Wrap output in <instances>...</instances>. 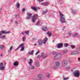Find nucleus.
<instances>
[{"instance_id": "nucleus-55", "label": "nucleus", "mask_w": 80, "mask_h": 80, "mask_svg": "<svg viewBox=\"0 0 80 80\" xmlns=\"http://www.w3.org/2000/svg\"><path fill=\"white\" fill-rule=\"evenodd\" d=\"M80 58H78V61H80Z\"/></svg>"}, {"instance_id": "nucleus-48", "label": "nucleus", "mask_w": 80, "mask_h": 80, "mask_svg": "<svg viewBox=\"0 0 80 80\" xmlns=\"http://www.w3.org/2000/svg\"><path fill=\"white\" fill-rule=\"evenodd\" d=\"M25 8H23V9H22V12H25Z\"/></svg>"}, {"instance_id": "nucleus-29", "label": "nucleus", "mask_w": 80, "mask_h": 80, "mask_svg": "<svg viewBox=\"0 0 80 80\" xmlns=\"http://www.w3.org/2000/svg\"><path fill=\"white\" fill-rule=\"evenodd\" d=\"M33 52H34V51L32 50L31 52H28V54H30V55H33Z\"/></svg>"}, {"instance_id": "nucleus-40", "label": "nucleus", "mask_w": 80, "mask_h": 80, "mask_svg": "<svg viewBox=\"0 0 80 80\" xmlns=\"http://www.w3.org/2000/svg\"><path fill=\"white\" fill-rule=\"evenodd\" d=\"M26 39V38H25V37H23L22 38V41H24Z\"/></svg>"}, {"instance_id": "nucleus-42", "label": "nucleus", "mask_w": 80, "mask_h": 80, "mask_svg": "<svg viewBox=\"0 0 80 80\" xmlns=\"http://www.w3.org/2000/svg\"><path fill=\"white\" fill-rule=\"evenodd\" d=\"M38 2H43L44 0H37Z\"/></svg>"}, {"instance_id": "nucleus-43", "label": "nucleus", "mask_w": 80, "mask_h": 80, "mask_svg": "<svg viewBox=\"0 0 80 80\" xmlns=\"http://www.w3.org/2000/svg\"><path fill=\"white\" fill-rule=\"evenodd\" d=\"M72 34V32H69L68 34V35L69 37H71V35Z\"/></svg>"}, {"instance_id": "nucleus-39", "label": "nucleus", "mask_w": 80, "mask_h": 80, "mask_svg": "<svg viewBox=\"0 0 80 80\" xmlns=\"http://www.w3.org/2000/svg\"><path fill=\"white\" fill-rule=\"evenodd\" d=\"M63 53H67V52H68V50H64L63 51Z\"/></svg>"}, {"instance_id": "nucleus-19", "label": "nucleus", "mask_w": 80, "mask_h": 80, "mask_svg": "<svg viewBox=\"0 0 80 80\" xmlns=\"http://www.w3.org/2000/svg\"><path fill=\"white\" fill-rule=\"evenodd\" d=\"M31 8L32 9L34 10V11H35V12H37V8H36V7H35L32 6V7H31Z\"/></svg>"}, {"instance_id": "nucleus-24", "label": "nucleus", "mask_w": 80, "mask_h": 80, "mask_svg": "<svg viewBox=\"0 0 80 80\" xmlns=\"http://www.w3.org/2000/svg\"><path fill=\"white\" fill-rule=\"evenodd\" d=\"M14 66H18V62L16 61L14 62Z\"/></svg>"}, {"instance_id": "nucleus-56", "label": "nucleus", "mask_w": 80, "mask_h": 80, "mask_svg": "<svg viewBox=\"0 0 80 80\" xmlns=\"http://www.w3.org/2000/svg\"><path fill=\"white\" fill-rule=\"evenodd\" d=\"M70 60H71L70 59H69V62H71L70 61Z\"/></svg>"}, {"instance_id": "nucleus-33", "label": "nucleus", "mask_w": 80, "mask_h": 80, "mask_svg": "<svg viewBox=\"0 0 80 80\" xmlns=\"http://www.w3.org/2000/svg\"><path fill=\"white\" fill-rule=\"evenodd\" d=\"M72 13H74V14H75V13H76V11L73 9L72 10Z\"/></svg>"}, {"instance_id": "nucleus-25", "label": "nucleus", "mask_w": 80, "mask_h": 80, "mask_svg": "<svg viewBox=\"0 0 80 80\" xmlns=\"http://www.w3.org/2000/svg\"><path fill=\"white\" fill-rule=\"evenodd\" d=\"M16 6L17 8H19V7H20V4H19V2H17L16 3Z\"/></svg>"}, {"instance_id": "nucleus-41", "label": "nucleus", "mask_w": 80, "mask_h": 80, "mask_svg": "<svg viewBox=\"0 0 80 80\" xmlns=\"http://www.w3.org/2000/svg\"><path fill=\"white\" fill-rule=\"evenodd\" d=\"M71 47L72 49H73V48H75V46L73 45H71Z\"/></svg>"}, {"instance_id": "nucleus-16", "label": "nucleus", "mask_w": 80, "mask_h": 80, "mask_svg": "<svg viewBox=\"0 0 80 80\" xmlns=\"http://www.w3.org/2000/svg\"><path fill=\"white\" fill-rule=\"evenodd\" d=\"M42 75L41 74H38V78L37 79L38 80H40L41 78H42Z\"/></svg>"}, {"instance_id": "nucleus-45", "label": "nucleus", "mask_w": 80, "mask_h": 80, "mask_svg": "<svg viewBox=\"0 0 80 80\" xmlns=\"http://www.w3.org/2000/svg\"><path fill=\"white\" fill-rule=\"evenodd\" d=\"M40 23V22H38L36 24V25H37V26H38V25H39V24Z\"/></svg>"}, {"instance_id": "nucleus-5", "label": "nucleus", "mask_w": 80, "mask_h": 80, "mask_svg": "<svg viewBox=\"0 0 80 80\" xmlns=\"http://www.w3.org/2000/svg\"><path fill=\"white\" fill-rule=\"evenodd\" d=\"M80 72L77 70L75 71L74 72H73V74H74L75 77L77 78L80 77Z\"/></svg>"}, {"instance_id": "nucleus-34", "label": "nucleus", "mask_w": 80, "mask_h": 80, "mask_svg": "<svg viewBox=\"0 0 80 80\" xmlns=\"http://www.w3.org/2000/svg\"><path fill=\"white\" fill-rule=\"evenodd\" d=\"M24 32L26 34V35H29V31H25Z\"/></svg>"}, {"instance_id": "nucleus-8", "label": "nucleus", "mask_w": 80, "mask_h": 80, "mask_svg": "<svg viewBox=\"0 0 80 80\" xmlns=\"http://www.w3.org/2000/svg\"><path fill=\"white\" fill-rule=\"evenodd\" d=\"M41 57H42L43 58H45L48 57V55L47 54H45L44 53H41Z\"/></svg>"}, {"instance_id": "nucleus-1", "label": "nucleus", "mask_w": 80, "mask_h": 80, "mask_svg": "<svg viewBox=\"0 0 80 80\" xmlns=\"http://www.w3.org/2000/svg\"><path fill=\"white\" fill-rule=\"evenodd\" d=\"M59 14L60 16V22L62 23H66V20H65V16H64L60 11L59 12Z\"/></svg>"}, {"instance_id": "nucleus-6", "label": "nucleus", "mask_w": 80, "mask_h": 80, "mask_svg": "<svg viewBox=\"0 0 80 80\" xmlns=\"http://www.w3.org/2000/svg\"><path fill=\"white\" fill-rule=\"evenodd\" d=\"M37 17H38V15L36 14L34 15L33 16L32 19V22L33 23H34L36 21V20L37 19Z\"/></svg>"}, {"instance_id": "nucleus-64", "label": "nucleus", "mask_w": 80, "mask_h": 80, "mask_svg": "<svg viewBox=\"0 0 80 80\" xmlns=\"http://www.w3.org/2000/svg\"><path fill=\"white\" fill-rule=\"evenodd\" d=\"M1 33L0 32V36L1 35V34H0Z\"/></svg>"}, {"instance_id": "nucleus-47", "label": "nucleus", "mask_w": 80, "mask_h": 80, "mask_svg": "<svg viewBox=\"0 0 80 80\" xmlns=\"http://www.w3.org/2000/svg\"><path fill=\"white\" fill-rule=\"evenodd\" d=\"M40 4L41 5H44V2Z\"/></svg>"}, {"instance_id": "nucleus-21", "label": "nucleus", "mask_w": 80, "mask_h": 80, "mask_svg": "<svg viewBox=\"0 0 80 80\" xmlns=\"http://www.w3.org/2000/svg\"><path fill=\"white\" fill-rule=\"evenodd\" d=\"M29 68L31 70H35V66H32V65L29 67Z\"/></svg>"}, {"instance_id": "nucleus-23", "label": "nucleus", "mask_w": 80, "mask_h": 80, "mask_svg": "<svg viewBox=\"0 0 80 80\" xmlns=\"http://www.w3.org/2000/svg\"><path fill=\"white\" fill-rule=\"evenodd\" d=\"M35 65L37 67H40V63L38 62H37L36 63Z\"/></svg>"}, {"instance_id": "nucleus-44", "label": "nucleus", "mask_w": 80, "mask_h": 80, "mask_svg": "<svg viewBox=\"0 0 80 80\" xmlns=\"http://www.w3.org/2000/svg\"><path fill=\"white\" fill-rule=\"evenodd\" d=\"M40 53V51H38L36 53V55H38V53Z\"/></svg>"}, {"instance_id": "nucleus-17", "label": "nucleus", "mask_w": 80, "mask_h": 80, "mask_svg": "<svg viewBox=\"0 0 80 80\" xmlns=\"http://www.w3.org/2000/svg\"><path fill=\"white\" fill-rule=\"evenodd\" d=\"M46 76L48 78H50V74L49 73H47L46 74Z\"/></svg>"}, {"instance_id": "nucleus-3", "label": "nucleus", "mask_w": 80, "mask_h": 80, "mask_svg": "<svg viewBox=\"0 0 80 80\" xmlns=\"http://www.w3.org/2000/svg\"><path fill=\"white\" fill-rule=\"evenodd\" d=\"M62 53L60 52H57L56 55L54 56V58L55 59H60L62 57Z\"/></svg>"}, {"instance_id": "nucleus-35", "label": "nucleus", "mask_w": 80, "mask_h": 80, "mask_svg": "<svg viewBox=\"0 0 80 80\" xmlns=\"http://www.w3.org/2000/svg\"><path fill=\"white\" fill-rule=\"evenodd\" d=\"M0 48L1 49H3V48H4V46L3 45H1L0 46Z\"/></svg>"}, {"instance_id": "nucleus-28", "label": "nucleus", "mask_w": 80, "mask_h": 80, "mask_svg": "<svg viewBox=\"0 0 80 80\" xmlns=\"http://www.w3.org/2000/svg\"><path fill=\"white\" fill-rule=\"evenodd\" d=\"M47 12H48V10H45V11H44L42 12V14L44 15V14L47 13Z\"/></svg>"}, {"instance_id": "nucleus-11", "label": "nucleus", "mask_w": 80, "mask_h": 80, "mask_svg": "<svg viewBox=\"0 0 80 80\" xmlns=\"http://www.w3.org/2000/svg\"><path fill=\"white\" fill-rule=\"evenodd\" d=\"M79 53H80V52L78 51H73L71 52L72 55H78Z\"/></svg>"}, {"instance_id": "nucleus-61", "label": "nucleus", "mask_w": 80, "mask_h": 80, "mask_svg": "<svg viewBox=\"0 0 80 80\" xmlns=\"http://www.w3.org/2000/svg\"><path fill=\"white\" fill-rule=\"evenodd\" d=\"M34 45H35V46H36L37 45H36L35 44H34Z\"/></svg>"}, {"instance_id": "nucleus-37", "label": "nucleus", "mask_w": 80, "mask_h": 80, "mask_svg": "<svg viewBox=\"0 0 80 80\" xmlns=\"http://www.w3.org/2000/svg\"><path fill=\"white\" fill-rule=\"evenodd\" d=\"M57 53L55 51H53L52 52V55H55V54L56 55Z\"/></svg>"}, {"instance_id": "nucleus-32", "label": "nucleus", "mask_w": 80, "mask_h": 80, "mask_svg": "<svg viewBox=\"0 0 80 80\" xmlns=\"http://www.w3.org/2000/svg\"><path fill=\"white\" fill-rule=\"evenodd\" d=\"M12 49H13V47L11 46V47H10V50H9V51H8V52H9V53H10V52L11 51V50H12Z\"/></svg>"}, {"instance_id": "nucleus-49", "label": "nucleus", "mask_w": 80, "mask_h": 80, "mask_svg": "<svg viewBox=\"0 0 80 80\" xmlns=\"http://www.w3.org/2000/svg\"><path fill=\"white\" fill-rule=\"evenodd\" d=\"M40 56L38 55V56L37 58H40Z\"/></svg>"}, {"instance_id": "nucleus-18", "label": "nucleus", "mask_w": 80, "mask_h": 80, "mask_svg": "<svg viewBox=\"0 0 80 80\" xmlns=\"http://www.w3.org/2000/svg\"><path fill=\"white\" fill-rule=\"evenodd\" d=\"M1 33H3L4 34H6L7 33H10V32H6L5 31H1Z\"/></svg>"}, {"instance_id": "nucleus-10", "label": "nucleus", "mask_w": 80, "mask_h": 80, "mask_svg": "<svg viewBox=\"0 0 80 80\" xmlns=\"http://www.w3.org/2000/svg\"><path fill=\"white\" fill-rule=\"evenodd\" d=\"M27 15L28 16L26 17V18L27 19H30V18H31V17L32 15V13L28 12L27 13Z\"/></svg>"}, {"instance_id": "nucleus-12", "label": "nucleus", "mask_w": 80, "mask_h": 80, "mask_svg": "<svg viewBox=\"0 0 80 80\" xmlns=\"http://www.w3.org/2000/svg\"><path fill=\"white\" fill-rule=\"evenodd\" d=\"M62 46H63V44L62 43H60L57 45L58 48H62Z\"/></svg>"}, {"instance_id": "nucleus-50", "label": "nucleus", "mask_w": 80, "mask_h": 80, "mask_svg": "<svg viewBox=\"0 0 80 80\" xmlns=\"http://www.w3.org/2000/svg\"><path fill=\"white\" fill-rule=\"evenodd\" d=\"M23 59H24V60H26V58H25V57H24Z\"/></svg>"}, {"instance_id": "nucleus-46", "label": "nucleus", "mask_w": 80, "mask_h": 80, "mask_svg": "<svg viewBox=\"0 0 80 80\" xmlns=\"http://www.w3.org/2000/svg\"><path fill=\"white\" fill-rule=\"evenodd\" d=\"M65 28V26H64L62 28V30H64V28Z\"/></svg>"}, {"instance_id": "nucleus-59", "label": "nucleus", "mask_w": 80, "mask_h": 80, "mask_svg": "<svg viewBox=\"0 0 80 80\" xmlns=\"http://www.w3.org/2000/svg\"><path fill=\"white\" fill-rule=\"evenodd\" d=\"M1 56H3V54H1Z\"/></svg>"}, {"instance_id": "nucleus-13", "label": "nucleus", "mask_w": 80, "mask_h": 80, "mask_svg": "<svg viewBox=\"0 0 80 80\" xmlns=\"http://www.w3.org/2000/svg\"><path fill=\"white\" fill-rule=\"evenodd\" d=\"M80 35L78 34V33H76L74 34H73L72 35V37L73 38H75L76 37H79Z\"/></svg>"}, {"instance_id": "nucleus-14", "label": "nucleus", "mask_w": 80, "mask_h": 80, "mask_svg": "<svg viewBox=\"0 0 80 80\" xmlns=\"http://www.w3.org/2000/svg\"><path fill=\"white\" fill-rule=\"evenodd\" d=\"M60 62L57 61L55 63V65L58 67L60 66Z\"/></svg>"}, {"instance_id": "nucleus-52", "label": "nucleus", "mask_w": 80, "mask_h": 80, "mask_svg": "<svg viewBox=\"0 0 80 80\" xmlns=\"http://www.w3.org/2000/svg\"><path fill=\"white\" fill-rule=\"evenodd\" d=\"M36 40V39H35V38H32V40L33 41L34 40Z\"/></svg>"}, {"instance_id": "nucleus-30", "label": "nucleus", "mask_w": 80, "mask_h": 80, "mask_svg": "<svg viewBox=\"0 0 80 80\" xmlns=\"http://www.w3.org/2000/svg\"><path fill=\"white\" fill-rule=\"evenodd\" d=\"M58 66H57L56 65H55V66H54L52 67V68L53 69H57L58 68Z\"/></svg>"}, {"instance_id": "nucleus-22", "label": "nucleus", "mask_w": 80, "mask_h": 80, "mask_svg": "<svg viewBox=\"0 0 80 80\" xmlns=\"http://www.w3.org/2000/svg\"><path fill=\"white\" fill-rule=\"evenodd\" d=\"M32 62H33V60H32L31 59H30V61L28 62V64H29V65L31 66L32 65Z\"/></svg>"}, {"instance_id": "nucleus-53", "label": "nucleus", "mask_w": 80, "mask_h": 80, "mask_svg": "<svg viewBox=\"0 0 80 80\" xmlns=\"http://www.w3.org/2000/svg\"><path fill=\"white\" fill-rule=\"evenodd\" d=\"M15 23H16V24H18V22L16 21H15Z\"/></svg>"}, {"instance_id": "nucleus-63", "label": "nucleus", "mask_w": 80, "mask_h": 80, "mask_svg": "<svg viewBox=\"0 0 80 80\" xmlns=\"http://www.w3.org/2000/svg\"><path fill=\"white\" fill-rule=\"evenodd\" d=\"M79 50L80 51V48H79Z\"/></svg>"}, {"instance_id": "nucleus-4", "label": "nucleus", "mask_w": 80, "mask_h": 80, "mask_svg": "<svg viewBox=\"0 0 80 80\" xmlns=\"http://www.w3.org/2000/svg\"><path fill=\"white\" fill-rule=\"evenodd\" d=\"M25 45V44L23 43H22L21 44L19 45V46L17 48V50H18L20 48H22L20 50V52H22L24 50V49L25 48V47L24 46Z\"/></svg>"}, {"instance_id": "nucleus-36", "label": "nucleus", "mask_w": 80, "mask_h": 80, "mask_svg": "<svg viewBox=\"0 0 80 80\" xmlns=\"http://www.w3.org/2000/svg\"><path fill=\"white\" fill-rule=\"evenodd\" d=\"M68 44L67 43H65L64 44V46L65 47H68Z\"/></svg>"}, {"instance_id": "nucleus-27", "label": "nucleus", "mask_w": 80, "mask_h": 80, "mask_svg": "<svg viewBox=\"0 0 80 80\" xmlns=\"http://www.w3.org/2000/svg\"><path fill=\"white\" fill-rule=\"evenodd\" d=\"M70 66H69L66 68V69L67 70H70Z\"/></svg>"}, {"instance_id": "nucleus-26", "label": "nucleus", "mask_w": 80, "mask_h": 80, "mask_svg": "<svg viewBox=\"0 0 80 80\" xmlns=\"http://www.w3.org/2000/svg\"><path fill=\"white\" fill-rule=\"evenodd\" d=\"M6 36L5 35L2 36L1 37V38L2 40H5V39Z\"/></svg>"}, {"instance_id": "nucleus-57", "label": "nucleus", "mask_w": 80, "mask_h": 80, "mask_svg": "<svg viewBox=\"0 0 80 80\" xmlns=\"http://www.w3.org/2000/svg\"><path fill=\"white\" fill-rule=\"evenodd\" d=\"M1 12H2V9H0V13H1Z\"/></svg>"}, {"instance_id": "nucleus-31", "label": "nucleus", "mask_w": 80, "mask_h": 80, "mask_svg": "<svg viewBox=\"0 0 80 80\" xmlns=\"http://www.w3.org/2000/svg\"><path fill=\"white\" fill-rule=\"evenodd\" d=\"M48 2H44V6H48Z\"/></svg>"}, {"instance_id": "nucleus-15", "label": "nucleus", "mask_w": 80, "mask_h": 80, "mask_svg": "<svg viewBox=\"0 0 80 80\" xmlns=\"http://www.w3.org/2000/svg\"><path fill=\"white\" fill-rule=\"evenodd\" d=\"M42 30L43 31H47L48 30V28L47 27L43 26L42 28Z\"/></svg>"}, {"instance_id": "nucleus-2", "label": "nucleus", "mask_w": 80, "mask_h": 80, "mask_svg": "<svg viewBox=\"0 0 80 80\" xmlns=\"http://www.w3.org/2000/svg\"><path fill=\"white\" fill-rule=\"evenodd\" d=\"M48 40V38H45L44 39L42 40L41 39H39L38 40V43L39 45L42 46L43 45V44H45L47 42Z\"/></svg>"}, {"instance_id": "nucleus-60", "label": "nucleus", "mask_w": 80, "mask_h": 80, "mask_svg": "<svg viewBox=\"0 0 80 80\" xmlns=\"http://www.w3.org/2000/svg\"><path fill=\"white\" fill-rule=\"evenodd\" d=\"M4 65V66H5V65H6V63H5Z\"/></svg>"}, {"instance_id": "nucleus-9", "label": "nucleus", "mask_w": 80, "mask_h": 80, "mask_svg": "<svg viewBox=\"0 0 80 80\" xmlns=\"http://www.w3.org/2000/svg\"><path fill=\"white\" fill-rule=\"evenodd\" d=\"M0 70H5V67L3 66V62L0 63Z\"/></svg>"}, {"instance_id": "nucleus-58", "label": "nucleus", "mask_w": 80, "mask_h": 80, "mask_svg": "<svg viewBox=\"0 0 80 80\" xmlns=\"http://www.w3.org/2000/svg\"><path fill=\"white\" fill-rule=\"evenodd\" d=\"M11 22H13V20H11Z\"/></svg>"}, {"instance_id": "nucleus-38", "label": "nucleus", "mask_w": 80, "mask_h": 80, "mask_svg": "<svg viewBox=\"0 0 80 80\" xmlns=\"http://www.w3.org/2000/svg\"><path fill=\"white\" fill-rule=\"evenodd\" d=\"M68 78H69L68 77H67V78H63V79L64 80H68Z\"/></svg>"}, {"instance_id": "nucleus-62", "label": "nucleus", "mask_w": 80, "mask_h": 80, "mask_svg": "<svg viewBox=\"0 0 80 80\" xmlns=\"http://www.w3.org/2000/svg\"><path fill=\"white\" fill-rule=\"evenodd\" d=\"M54 42V40H52V42Z\"/></svg>"}, {"instance_id": "nucleus-20", "label": "nucleus", "mask_w": 80, "mask_h": 80, "mask_svg": "<svg viewBox=\"0 0 80 80\" xmlns=\"http://www.w3.org/2000/svg\"><path fill=\"white\" fill-rule=\"evenodd\" d=\"M47 35H48V36L49 37H50L51 35H52V32H51V31H48L47 32Z\"/></svg>"}, {"instance_id": "nucleus-7", "label": "nucleus", "mask_w": 80, "mask_h": 80, "mask_svg": "<svg viewBox=\"0 0 80 80\" xmlns=\"http://www.w3.org/2000/svg\"><path fill=\"white\" fill-rule=\"evenodd\" d=\"M62 63V66H66L68 65V61L67 60H63Z\"/></svg>"}, {"instance_id": "nucleus-51", "label": "nucleus", "mask_w": 80, "mask_h": 80, "mask_svg": "<svg viewBox=\"0 0 80 80\" xmlns=\"http://www.w3.org/2000/svg\"><path fill=\"white\" fill-rule=\"evenodd\" d=\"M21 33L22 35H24V33H23V32H21Z\"/></svg>"}, {"instance_id": "nucleus-54", "label": "nucleus", "mask_w": 80, "mask_h": 80, "mask_svg": "<svg viewBox=\"0 0 80 80\" xmlns=\"http://www.w3.org/2000/svg\"><path fill=\"white\" fill-rule=\"evenodd\" d=\"M62 1L61 0H59V2H60V3H62Z\"/></svg>"}]
</instances>
